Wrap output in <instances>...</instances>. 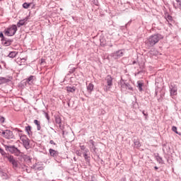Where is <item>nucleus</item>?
Returning <instances> with one entry per match:
<instances>
[{
	"instance_id": "18",
	"label": "nucleus",
	"mask_w": 181,
	"mask_h": 181,
	"mask_svg": "<svg viewBox=\"0 0 181 181\" xmlns=\"http://www.w3.org/2000/svg\"><path fill=\"white\" fill-rule=\"evenodd\" d=\"M25 132H27L28 135H29V136H30V135H32V134H33L32 127L30 125L25 127Z\"/></svg>"
},
{
	"instance_id": "36",
	"label": "nucleus",
	"mask_w": 181,
	"mask_h": 181,
	"mask_svg": "<svg viewBox=\"0 0 181 181\" xmlns=\"http://www.w3.org/2000/svg\"><path fill=\"white\" fill-rule=\"evenodd\" d=\"M89 152H90V151H89L88 149V150H85V151L83 152V156H86V155H88Z\"/></svg>"
},
{
	"instance_id": "14",
	"label": "nucleus",
	"mask_w": 181,
	"mask_h": 181,
	"mask_svg": "<svg viewBox=\"0 0 181 181\" xmlns=\"http://www.w3.org/2000/svg\"><path fill=\"white\" fill-rule=\"evenodd\" d=\"M87 91L88 93H89L90 94H91V93H93V90H94V84L93 83H89L87 86Z\"/></svg>"
},
{
	"instance_id": "10",
	"label": "nucleus",
	"mask_w": 181,
	"mask_h": 181,
	"mask_svg": "<svg viewBox=\"0 0 181 181\" xmlns=\"http://www.w3.org/2000/svg\"><path fill=\"white\" fill-rule=\"evenodd\" d=\"M49 156H52V158H57V156H59V151L53 148H49Z\"/></svg>"
},
{
	"instance_id": "27",
	"label": "nucleus",
	"mask_w": 181,
	"mask_h": 181,
	"mask_svg": "<svg viewBox=\"0 0 181 181\" xmlns=\"http://www.w3.org/2000/svg\"><path fill=\"white\" fill-rule=\"evenodd\" d=\"M29 6H30V4L24 3V4H23V7L24 8V9H28V8H29Z\"/></svg>"
},
{
	"instance_id": "40",
	"label": "nucleus",
	"mask_w": 181,
	"mask_h": 181,
	"mask_svg": "<svg viewBox=\"0 0 181 181\" xmlns=\"http://www.w3.org/2000/svg\"><path fill=\"white\" fill-rule=\"evenodd\" d=\"M120 181H127V178L123 177V178H122V179L120 180Z\"/></svg>"
},
{
	"instance_id": "1",
	"label": "nucleus",
	"mask_w": 181,
	"mask_h": 181,
	"mask_svg": "<svg viewBox=\"0 0 181 181\" xmlns=\"http://www.w3.org/2000/svg\"><path fill=\"white\" fill-rule=\"evenodd\" d=\"M162 39H163V35L160 33L152 35L146 41V45L148 47H153V46H155Z\"/></svg>"
},
{
	"instance_id": "21",
	"label": "nucleus",
	"mask_w": 181,
	"mask_h": 181,
	"mask_svg": "<svg viewBox=\"0 0 181 181\" xmlns=\"http://www.w3.org/2000/svg\"><path fill=\"white\" fill-rule=\"evenodd\" d=\"M120 86L122 90H126L127 87H128V83H125V82H124V81H120Z\"/></svg>"
},
{
	"instance_id": "13",
	"label": "nucleus",
	"mask_w": 181,
	"mask_h": 181,
	"mask_svg": "<svg viewBox=\"0 0 181 181\" xmlns=\"http://www.w3.org/2000/svg\"><path fill=\"white\" fill-rule=\"evenodd\" d=\"M176 3L173 4L175 9H180L181 11V0H175Z\"/></svg>"
},
{
	"instance_id": "35",
	"label": "nucleus",
	"mask_w": 181,
	"mask_h": 181,
	"mask_svg": "<svg viewBox=\"0 0 181 181\" xmlns=\"http://www.w3.org/2000/svg\"><path fill=\"white\" fill-rule=\"evenodd\" d=\"M0 122H1L2 124H4V122H5V117H0Z\"/></svg>"
},
{
	"instance_id": "12",
	"label": "nucleus",
	"mask_w": 181,
	"mask_h": 181,
	"mask_svg": "<svg viewBox=\"0 0 181 181\" xmlns=\"http://www.w3.org/2000/svg\"><path fill=\"white\" fill-rule=\"evenodd\" d=\"M1 42H2L3 46H11L13 42V40H9L8 38H6Z\"/></svg>"
},
{
	"instance_id": "4",
	"label": "nucleus",
	"mask_w": 181,
	"mask_h": 181,
	"mask_svg": "<svg viewBox=\"0 0 181 181\" xmlns=\"http://www.w3.org/2000/svg\"><path fill=\"white\" fill-rule=\"evenodd\" d=\"M0 134L5 139H14L15 135H13V132L9 129L2 130L0 132Z\"/></svg>"
},
{
	"instance_id": "15",
	"label": "nucleus",
	"mask_w": 181,
	"mask_h": 181,
	"mask_svg": "<svg viewBox=\"0 0 181 181\" xmlns=\"http://www.w3.org/2000/svg\"><path fill=\"white\" fill-rule=\"evenodd\" d=\"M27 21H28V18H25L23 20H20L18 21V23H17L18 28H21V26H23V25H25V23H26Z\"/></svg>"
},
{
	"instance_id": "5",
	"label": "nucleus",
	"mask_w": 181,
	"mask_h": 181,
	"mask_svg": "<svg viewBox=\"0 0 181 181\" xmlns=\"http://www.w3.org/2000/svg\"><path fill=\"white\" fill-rule=\"evenodd\" d=\"M18 136H20V140L23 142V145L25 149H29L30 148V141L28 138V136L22 134H19Z\"/></svg>"
},
{
	"instance_id": "2",
	"label": "nucleus",
	"mask_w": 181,
	"mask_h": 181,
	"mask_svg": "<svg viewBox=\"0 0 181 181\" xmlns=\"http://www.w3.org/2000/svg\"><path fill=\"white\" fill-rule=\"evenodd\" d=\"M3 146L5 148V150L7 152H10V153H13L16 156H20L21 153V150L18 149L15 146H9L6 144H3Z\"/></svg>"
},
{
	"instance_id": "17",
	"label": "nucleus",
	"mask_w": 181,
	"mask_h": 181,
	"mask_svg": "<svg viewBox=\"0 0 181 181\" xmlns=\"http://www.w3.org/2000/svg\"><path fill=\"white\" fill-rule=\"evenodd\" d=\"M17 55H18V52L13 51L8 54V57H10L11 59H14V57H16Z\"/></svg>"
},
{
	"instance_id": "32",
	"label": "nucleus",
	"mask_w": 181,
	"mask_h": 181,
	"mask_svg": "<svg viewBox=\"0 0 181 181\" xmlns=\"http://www.w3.org/2000/svg\"><path fill=\"white\" fill-rule=\"evenodd\" d=\"M0 37L1 39V41H3L4 39H6V37L4 36V33H0Z\"/></svg>"
},
{
	"instance_id": "20",
	"label": "nucleus",
	"mask_w": 181,
	"mask_h": 181,
	"mask_svg": "<svg viewBox=\"0 0 181 181\" xmlns=\"http://www.w3.org/2000/svg\"><path fill=\"white\" fill-rule=\"evenodd\" d=\"M34 124L37 126V131H40V129H42V127L40 126V121L35 119Z\"/></svg>"
},
{
	"instance_id": "22",
	"label": "nucleus",
	"mask_w": 181,
	"mask_h": 181,
	"mask_svg": "<svg viewBox=\"0 0 181 181\" xmlns=\"http://www.w3.org/2000/svg\"><path fill=\"white\" fill-rule=\"evenodd\" d=\"M66 91H68V93H74V91H76V88L68 86L66 87Z\"/></svg>"
},
{
	"instance_id": "26",
	"label": "nucleus",
	"mask_w": 181,
	"mask_h": 181,
	"mask_svg": "<svg viewBox=\"0 0 181 181\" xmlns=\"http://www.w3.org/2000/svg\"><path fill=\"white\" fill-rule=\"evenodd\" d=\"M83 158H84V159H85V160L86 161V162H90V156H88V154H85V156H83Z\"/></svg>"
},
{
	"instance_id": "38",
	"label": "nucleus",
	"mask_w": 181,
	"mask_h": 181,
	"mask_svg": "<svg viewBox=\"0 0 181 181\" xmlns=\"http://www.w3.org/2000/svg\"><path fill=\"white\" fill-rule=\"evenodd\" d=\"M45 117H46L47 119H48V121H49V119H50V117H49V114L45 113Z\"/></svg>"
},
{
	"instance_id": "16",
	"label": "nucleus",
	"mask_w": 181,
	"mask_h": 181,
	"mask_svg": "<svg viewBox=\"0 0 181 181\" xmlns=\"http://www.w3.org/2000/svg\"><path fill=\"white\" fill-rule=\"evenodd\" d=\"M144 86V82L141 81H137V88H139V91H144V88L142 87Z\"/></svg>"
},
{
	"instance_id": "39",
	"label": "nucleus",
	"mask_w": 181,
	"mask_h": 181,
	"mask_svg": "<svg viewBox=\"0 0 181 181\" xmlns=\"http://www.w3.org/2000/svg\"><path fill=\"white\" fill-rule=\"evenodd\" d=\"M15 131H16L17 132H23L22 130H21V129H19L18 128L15 129Z\"/></svg>"
},
{
	"instance_id": "37",
	"label": "nucleus",
	"mask_w": 181,
	"mask_h": 181,
	"mask_svg": "<svg viewBox=\"0 0 181 181\" xmlns=\"http://www.w3.org/2000/svg\"><path fill=\"white\" fill-rule=\"evenodd\" d=\"M49 144H50L51 145H57L56 143L54 142V141H53V140H50V141H49Z\"/></svg>"
},
{
	"instance_id": "41",
	"label": "nucleus",
	"mask_w": 181,
	"mask_h": 181,
	"mask_svg": "<svg viewBox=\"0 0 181 181\" xmlns=\"http://www.w3.org/2000/svg\"><path fill=\"white\" fill-rule=\"evenodd\" d=\"M154 169H155L156 170H158V168L157 166H155V167H154Z\"/></svg>"
},
{
	"instance_id": "34",
	"label": "nucleus",
	"mask_w": 181,
	"mask_h": 181,
	"mask_svg": "<svg viewBox=\"0 0 181 181\" xmlns=\"http://www.w3.org/2000/svg\"><path fill=\"white\" fill-rule=\"evenodd\" d=\"M166 21L169 23V21H172V16H168L166 18Z\"/></svg>"
},
{
	"instance_id": "24",
	"label": "nucleus",
	"mask_w": 181,
	"mask_h": 181,
	"mask_svg": "<svg viewBox=\"0 0 181 181\" xmlns=\"http://www.w3.org/2000/svg\"><path fill=\"white\" fill-rule=\"evenodd\" d=\"M172 131H173V132H175V134L180 135V134H179V132H177V127H176L175 126H173L172 127Z\"/></svg>"
},
{
	"instance_id": "43",
	"label": "nucleus",
	"mask_w": 181,
	"mask_h": 181,
	"mask_svg": "<svg viewBox=\"0 0 181 181\" xmlns=\"http://www.w3.org/2000/svg\"><path fill=\"white\" fill-rule=\"evenodd\" d=\"M22 60H24L25 62H26V59L25 58L22 59Z\"/></svg>"
},
{
	"instance_id": "9",
	"label": "nucleus",
	"mask_w": 181,
	"mask_h": 181,
	"mask_svg": "<svg viewBox=\"0 0 181 181\" xmlns=\"http://www.w3.org/2000/svg\"><path fill=\"white\" fill-rule=\"evenodd\" d=\"M55 118V122H56V125L57 127H59V129H61V131H64V126L62 125V117H60V116L57 115L54 117Z\"/></svg>"
},
{
	"instance_id": "6",
	"label": "nucleus",
	"mask_w": 181,
	"mask_h": 181,
	"mask_svg": "<svg viewBox=\"0 0 181 181\" xmlns=\"http://www.w3.org/2000/svg\"><path fill=\"white\" fill-rule=\"evenodd\" d=\"M112 80L114 79L112 78V76H111V75H107L105 77V81H106V84H107V86L104 88V91H105V93L109 91L111 87H112Z\"/></svg>"
},
{
	"instance_id": "19",
	"label": "nucleus",
	"mask_w": 181,
	"mask_h": 181,
	"mask_svg": "<svg viewBox=\"0 0 181 181\" xmlns=\"http://www.w3.org/2000/svg\"><path fill=\"white\" fill-rule=\"evenodd\" d=\"M35 76H30L28 78L26 79V83H28V84H29V86H32V84H33V78Z\"/></svg>"
},
{
	"instance_id": "44",
	"label": "nucleus",
	"mask_w": 181,
	"mask_h": 181,
	"mask_svg": "<svg viewBox=\"0 0 181 181\" xmlns=\"http://www.w3.org/2000/svg\"><path fill=\"white\" fill-rule=\"evenodd\" d=\"M0 80H2V78L0 77Z\"/></svg>"
},
{
	"instance_id": "8",
	"label": "nucleus",
	"mask_w": 181,
	"mask_h": 181,
	"mask_svg": "<svg viewBox=\"0 0 181 181\" xmlns=\"http://www.w3.org/2000/svg\"><path fill=\"white\" fill-rule=\"evenodd\" d=\"M124 49H119L110 54V57H113L115 60L122 57L124 56Z\"/></svg>"
},
{
	"instance_id": "42",
	"label": "nucleus",
	"mask_w": 181,
	"mask_h": 181,
	"mask_svg": "<svg viewBox=\"0 0 181 181\" xmlns=\"http://www.w3.org/2000/svg\"><path fill=\"white\" fill-rule=\"evenodd\" d=\"M143 114L144 115H146V114H145V111H143Z\"/></svg>"
},
{
	"instance_id": "3",
	"label": "nucleus",
	"mask_w": 181,
	"mask_h": 181,
	"mask_svg": "<svg viewBox=\"0 0 181 181\" xmlns=\"http://www.w3.org/2000/svg\"><path fill=\"white\" fill-rule=\"evenodd\" d=\"M18 31V27L16 25H13L7 28H6L4 31L5 36H15V34Z\"/></svg>"
},
{
	"instance_id": "28",
	"label": "nucleus",
	"mask_w": 181,
	"mask_h": 181,
	"mask_svg": "<svg viewBox=\"0 0 181 181\" xmlns=\"http://www.w3.org/2000/svg\"><path fill=\"white\" fill-rule=\"evenodd\" d=\"M89 142L92 144V148H93V149H95V142L93 139L89 140Z\"/></svg>"
},
{
	"instance_id": "30",
	"label": "nucleus",
	"mask_w": 181,
	"mask_h": 181,
	"mask_svg": "<svg viewBox=\"0 0 181 181\" xmlns=\"http://www.w3.org/2000/svg\"><path fill=\"white\" fill-rule=\"evenodd\" d=\"M80 148H81V151H83L88 150V148H87L84 145H80Z\"/></svg>"
},
{
	"instance_id": "11",
	"label": "nucleus",
	"mask_w": 181,
	"mask_h": 181,
	"mask_svg": "<svg viewBox=\"0 0 181 181\" xmlns=\"http://www.w3.org/2000/svg\"><path fill=\"white\" fill-rule=\"evenodd\" d=\"M170 93L171 97H173L174 95H177V88L175 86H171L170 88Z\"/></svg>"
},
{
	"instance_id": "29",
	"label": "nucleus",
	"mask_w": 181,
	"mask_h": 181,
	"mask_svg": "<svg viewBox=\"0 0 181 181\" xmlns=\"http://www.w3.org/2000/svg\"><path fill=\"white\" fill-rule=\"evenodd\" d=\"M156 160L158 162V163H163V160L160 158V156H156Z\"/></svg>"
},
{
	"instance_id": "25",
	"label": "nucleus",
	"mask_w": 181,
	"mask_h": 181,
	"mask_svg": "<svg viewBox=\"0 0 181 181\" xmlns=\"http://www.w3.org/2000/svg\"><path fill=\"white\" fill-rule=\"evenodd\" d=\"M134 146L136 148H141V143L138 141H134Z\"/></svg>"
},
{
	"instance_id": "23",
	"label": "nucleus",
	"mask_w": 181,
	"mask_h": 181,
	"mask_svg": "<svg viewBox=\"0 0 181 181\" xmlns=\"http://www.w3.org/2000/svg\"><path fill=\"white\" fill-rule=\"evenodd\" d=\"M0 153L1 155H2V156H4V158H6V156H8V154H6V152H5V151L1 148H0Z\"/></svg>"
},
{
	"instance_id": "31",
	"label": "nucleus",
	"mask_w": 181,
	"mask_h": 181,
	"mask_svg": "<svg viewBox=\"0 0 181 181\" xmlns=\"http://www.w3.org/2000/svg\"><path fill=\"white\" fill-rule=\"evenodd\" d=\"M126 90H130L131 91H132V90H134V88L131 86V85H129V83H127Z\"/></svg>"
},
{
	"instance_id": "7",
	"label": "nucleus",
	"mask_w": 181,
	"mask_h": 181,
	"mask_svg": "<svg viewBox=\"0 0 181 181\" xmlns=\"http://www.w3.org/2000/svg\"><path fill=\"white\" fill-rule=\"evenodd\" d=\"M6 159H8V162H10L11 165H13V169H18V160L15 159L13 156L8 154V156H6Z\"/></svg>"
},
{
	"instance_id": "33",
	"label": "nucleus",
	"mask_w": 181,
	"mask_h": 181,
	"mask_svg": "<svg viewBox=\"0 0 181 181\" xmlns=\"http://www.w3.org/2000/svg\"><path fill=\"white\" fill-rule=\"evenodd\" d=\"M76 154L77 155V156H81V152H80V150H76Z\"/></svg>"
}]
</instances>
